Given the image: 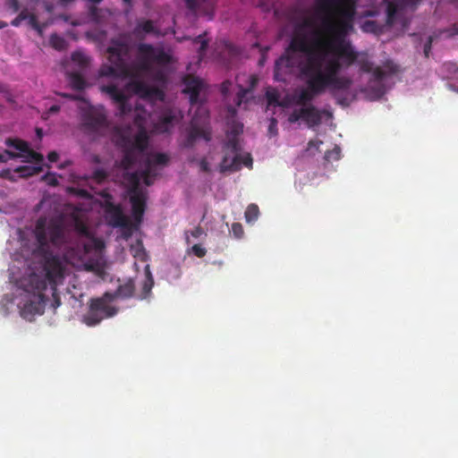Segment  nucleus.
I'll use <instances>...</instances> for the list:
<instances>
[{
    "label": "nucleus",
    "instance_id": "nucleus-64",
    "mask_svg": "<svg viewBox=\"0 0 458 458\" xmlns=\"http://www.w3.org/2000/svg\"><path fill=\"white\" fill-rule=\"evenodd\" d=\"M7 161L4 152L0 153V163H6Z\"/></svg>",
    "mask_w": 458,
    "mask_h": 458
},
{
    "label": "nucleus",
    "instance_id": "nucleus-38",
    "mask_svg": "<svg viewBox=\"0 0 458 458\" xmlns=\"http://www.w3.org/2000/svg\"><path fill=\"white\" fill-rule=\"evenodd\" d=\"M231 233L236 239L242 238L244 234L242 225L240 223H233L231 227Z\"/></svg>",
    "mask_w": 458,
    "mask_h": 458
},
{
    "label": "nucleus",
    "instance_id": "nucleus-45",
    "mask_svg": "<svg viewBox=\"0 0 458 458\" xmlns=\"http://www.w3.org/2000/svg\"><path fill=\"white\" fill-rule=\"evenodd\" d=\"M268 132L270 135H276L277 134V121L276 118L270 119V123L268 126Z\"/></svg>",
    "mask_w": 458,
    "mask_h": 458
},
{
    "label": "nucleus",
    "instance_id": "nucleus-26",
    "mask_svg": "<svg viewBox=\"0 0 458 458\" xmlns=\"http://www.w3.org/2000/svg\"><path fill=\"white\" fill-rule=\"evenodd\" d=\"M441 72L448 80H456L458 81V64L446 62L441 66Z\"/></svg>",
    "mask_w": 458,
    "mask_h": 458
},
{
    "label": "nucleus",
    "instance_id": "nucleus-18",
    "mask_svg": "<svg viewBox=\"0 0 458 458\" xmlns=\"http://www.w3.org/2000/svg\"><path fill=\"white\" fill-rule=\"evenodd\" d=\"M294 66V60L290 56L289 52L279 57L275 64L274 77L278 81H284V75L291 72Z\"/></svg>",
    "mask_w": 458,
    "mask_h": 458
},
{
    "label": "nucleus",
    "instance_id": "nucleus-9",
    "mask_svg": "<svg viewBox=\"0 0 458 458\" xmlns=\"http://www.w3.org/2000/svg\"><path fill=\"white\" fill-rule=\"evenodd\" d=\"M225 155L219 165L221 173L236 172L242 169V156L239 139L231 137L224 145Z\"/></svg>",
    "mask_w": 458,
    "mask_h": 458
},
{
    "label": "nucleus",
    "instance_id": "nucleus-10",
    "mask_svg": "<svg viewBox=\"0 0 458 458\" xmlns=\"http://www.w3.org/2000/svg\"><path fill=\"white\" fill-rule=\"evenodd\" d=\"M138 52L140 56V69L148 70L151 63L157 64H167L171 62V55L163 49H156L149 44H140Z\"/></svg>",
    "mask_w": 458,
    "mask_h": 458
},
{
    "label": "nucleus",
    "instance_id": "nucleus-23",
    "mask_svg": "<svg viewBox=\"0 0 458 458\" xmlns=\"http://www.w3.org/2000/svg\"><path fill=\"white\" fill-rule=\"evenodd\" d=\"M67 78L70 86L75 90H83L88 86V82L84 77L78 72H68Z\"/></svg>",
    "mask_w": 458,
    "mask_h": 458
},
{
    "label": "nucleus",
    "instance_id": "nucleus-19",
    "mask_svg": "<svg viewBox=\"0 0 458 458\" xmlns=\"http://www.w3.org/2000/svg\"><path fill=\"white\" fill-rule=\"evenodd\" d=\"M129 85L136 94L144 98H151L161 94L157 88L149 86L144 81L139 80L131 81Z\"/></svg>",
    "mask_w": 458,
    "mask_h": 458
},
{
    "label": "nucleus",
    "instance_id": "nucleus-56",
    "mask_svg": "<svg viewBox=\"0 0 458 458\" xmlns=\"http://www.w3.org/2000/svg\"><path fill=\"white\" fill-rule=\"evenodd\" d=\"M10 8L14 12H18L20 9V4L18 0H11L9 4Z\"/></svg>",
    "mask_w": 458,
    "mask_h": 458
},
{
    "label": "nucleus",
    "instance_id": "nucleus-41",
    "mask_svg": "<svg viewBox=\"0 0 458 458\" xmlns=\"http://www.w3.org/2000/svg\"><path fill=\"white\" fill-rule=\"evenodd\" d=\"M243 125L242 123H234L231 129L230 134H228V139L231 137H235L238 139V135L242 132Z\"/></svg>",
    "mask_w": 458,
    "mask_h": 458
},
{
    "label": "nucleus",
    "instance_id": "nucleus-47",
    "mask_svg": "<svg viewBox=\"0 0 458 458\" xmlns=\"http://www.w3.org/2000/svg\"><path fill=\"white\" fill-rule=\"evenodd\" d=\"M4 152L6 156L7 160L16 159V158H23V156H25V154H19V153H16V152L8 150V149H5Z\"/></svg>",
    "mask_w": 458,
    "mask_h": 458
},
{
    "label": "nucleus",
    "instance_id": "nucleus-31",
    "mask_svg": "<svg viewBox=\"0 0 458 458\" xmlns=\"http://www.w3.org/2000/svg\"><path fill=\"white\" fill-rule=\"evenodd\" d=\"M74 230L81 236L90 237V232L87 225L79 217H75L73 220Z\"/></svg>",
    "mask_w": 458,
    "mask_h": 458
},
{
    "label": "nucleus",
    "instance_id": "nucleus-58",
    "mask_svg": "<svg viewBox=\"0 0 458 458\" xmlns=\"http://www.w3.org/2000/svg\"><path fill=\"white\" fill-rule=\"evenodd\" d=\"M322 140H310L308 145H309V148H316L317 149H318L319 146L322 144Z\"/></svg>",
    "mask_w": 458,
    "mask_h": 458
},
{
    "label": "nucleus",
    "instance_id": "nucleus-39",
    "mask_svg": "<svg viewBox=\"0 0 458 458\" xmlns=\"http://www.w3.org/2000/svg\"><path fill=\"white\" fill-rule=\"evenodd\" d=\"M361 29L364 32L376 33L378 29V26L377 22L374 21H366L363 22Z\"/></svg>",
    "mask_w": 458,
    "mask_h": 458
},
{
    "label": "nucleus",
    "instance_id": "nucleus-44",
    "mask_svg": "<svg viewBox=\"0 0 458 458\" xmlns=\"http://www.w3.org/2000/svg\"><path fill=\"white\" fill-rule=\"evenodd\" d=\"M194 41L196 43H199L200 44V47H199V53H202V52H204L207 49L208 41L204 38L203 35H199V36L196 37Z\"/></svg>",
    "mask_w": 458,
    "mask_h": 458
},
{
    "label": "nucleus",
    "instance_id": "nucleus-57",
    "mask_svg": "<svg viewBox=\"0 0 458 458\" xmlns=\"http://www.w3.org/2000/svg\"><path fill=\"white\" fill-rule=\"evenodd\" d=\"M198 0H185L186 5L189 9H195L198 5Z\"/></svg>",
    "mask_w": 458,
    "mask_h": 458
},
{
    "label": "nucleus",
    "instance_id": "nucleus-33",
    "mask_svg": "<svg viewBox=\"0 0 458 458\" xmlns=\"http://www.w3.org/2000/svg\"><path fill=\"white\" fill-rule=\"evenodd\" d=\"M267 104L274 106H284L283 103L280 102L279 93L276 89L267 90L266 93Z\"/></svg>",
    "mask_w": 458,
    "mask_h": 458
},
{
    "label": "nucleus",
    "instance_id": "nucleus-42",
    "mask_svg": "<svg viewBox=\"0 0 458 458\" xmlns=\"http://www.w3.org/2000/svg\"><path fill=\"white\" fill-rule=\"evenodd\" d=\"M191 250L192 253L198 258H203L207 253L205 248L201 247L199 244H194L191 247Z\"/></svg>",
    "mask_w": 458,
    "mask_h": 458
},
{
    "label": "nucleus",
    "instance_id": "nucleus-36",
    "mask_svg": "<svg viewBox=\"0 0 458 458\" xmlns=\"http://www.w3.org/2000/svg\"><path fill=\"white\" fill-rule=\"evenodd\" d=\"M303 106L299 109H294L289 115L288 121L291 123H294L298 122L300 119H303Z\"/></svg>",
    "mask_w": 458,
    "mask_h": 458
},
{
    "label": "nucleus",
    "instance_id": "nucleus-6",
    "mask_svg": "<svg viewBox=\"0 0 458 458\" xmlns=\"http://www.w3.org/2000/svg\"><path fill=\"white\" fill-rule=\"evenodd\" d=\"M107 53L111 64L103 66L100 75L123 79L133 77V72L128 64L130 47L125 41L112 39Z\"/></svg>",
    "mask_w": 458,
    "mask_h": 458
},
{
    "label": "nucleus",
    "instance_id": "nucleus-3",
    "mask_svg": "<svg viewBox=\"0 0 458 458\" xmlns=\"http://www.w3.org/2000/svg\"><path fill=\"white\" fill-rule=\"evenodd\" d=\"M301 74L306 79L307 88L300 91L296 97V104L305 106L326 89L334 95L338 91L348 90L352 80L347 76H340L339 64L329 62L327 66L319 67L318 63L310 60L306 66H300Z\"/></svg>",
    "mask_w": 458,
    "mask_h": 458
},
{
    "label": "nucleus",
    "instance_id": "nucleus-53",
    "mask_svg": "<svg viewBox=\"0 0 458 458\" xmlns=\"http://www.w3.org/2000/svg\"><path fill=\"white\" fill-rule=\"evenodd\" d=\"M202 233H203V230L200 226H197L193 230L191 231V235L196 239L200 237L202 235Z\"/></svg>",
    "mask_w": 458,
    "mask_h": 458
},
{
    "label": "nucleus",
    "instance_id": "nucleus-2",
    "mask_svg": "<svg viewBox=\"0 0 458 458\" xmlns=\"http://www.w3.org/2000/svg\"><path fill=\"white\" fill-rule=\"evenodd\" d=\"M34 235L38 243L33 253L40 257L44 264V275L31 274L25 281V291L34 292L35 300L27 301L21 310L23 318L31 321L35 315L42 314L44 294L50 285L53 291L63 283L64 272L58 256L54 255L51 246L61 248L69 242V232L62 218L39 217L35 225Z\"/></svg>",
    "mask_w": 458,
    "mask_h": 458
},
{
    "label": "nucleus",
    "instance_id": "nucleus-17",
    "mask_svg": "<svg viewBox=\"0 0 458 458\" xmlns=\"http://www.w3.org/2000/svg\"><path fill=\"white\" fill-rule=\"evenodd\" d=\"M386 5V21L393 24L395 20L396 13L405 8H413L419 0H385Z\"/></svg>",
    "mask_w": 458,
    "mask_h": 458
},
{
    "label": "nucleus",
    "instance_id": "nucleus-40",
    "mask_svg": "<svg viewBox=\"0 0 458 458\" xmlns=\"http://www.w3.org/2000/svg\"><path fill=\"white\" fill-rule=\"evenodd\" d=\"M28 18V13L26 11H21L16 18H14L11 21V25L13 27H18L21 25L22 21L27 20Z\"/></svg>",
    "mask_w": 458,
    "mask_h": 458
},
{
    "label": "nucleus",
    "instance_id": "nucleus-43",
    "mask_svg": "<svg viewBox=\"0 0 458 458\" xmlns=\"http://www.w3.org/2000/svg\"><path fill=\"white\" fill-rule=\"evenodd\" d=\"M99 299H105L106 303L109 304V302L120 298L118 296L117 291H114L113 293H105L102 297H99Z\"/></svg>",
    "mask_w": 458,
    "mask_h": 458
},
{
    "label": "nucleus",
    "instance_id": "nucleus-14",
    "mask_svg": "<svg viewBox=\"0 0 458 458\" xmlns=\"http://www.w3.org/2000/svg\"><path fill=\"white\" fill-rule=\"evenodd\" d=\"M5 145L18 150L19 154H25V156H23L24 162H36L38 165H40L44 160L43 156L32 150L29 143L25 140L8 138L5 140Z\"/></svg>",
    "mask_w": 458,
    "mask_h": 458
},
{
    "label": "nucleus",
    "instance_id": "nucleus-5",
    "mask_svg": "<svg viewBox=\"0 0 458 458\" xmlns=\"http://www.w3.org/2000/svg\"><path fill=\"white\" fill-rule=\"evenodd\" d=\"M353 30H348L346 34L343 37V44H348L350 47V52L352 53V59H348L347 57H336L335 52H333L331 55V58H336L339 64V72L344 68H349L354 64H358L360 69L364 72H371L373 81L378 83H381L385 79L395 74L398 72V66L394 64L392 61H386L383 67L377 66L373 68V63L369 60L368 55L366 53H359L355 50L352 42L347 39V37Z\"/></svg>",
    "mask_w": 458,
    "mask_h": 458
},
{
    "label": "nucleus",
    "instance_id": "nucleus-59",
    "mask_svg": "<svg viewBox=\"0 0 458 458\" xmlns=\"http://www.w3.org/2000/svg\"><path fill=\"white\" fill-rule=\"evenodd\" d=\"M98 8L96 7V6H91L89 8V14L90 16L93 18V19H97L98 18Z\"/></svg>",
    "mask_w": 458,
    "mask_h": 458
},
{
    "label": "nucleus",
    "instance_id": "nucleus-55",
    "mask_svg": "<svg viewBox=\"0 0 458 458\" xmlns=\"http://www.w3.org/2000/svg\"><path fill=\"white\" fill-rule=\"evenodd\" d=\"M312 26V21L310 19L306 18L303 20L302 23L299 25L297 28H300L301 30H303L304 28H309Z\"/></svg>",
    "mask_w": 458,
    "mask_h": 458
},
{
    "label": "nucleus",
    "instance_id": "nucleus-34",
    "mask_svg": "<svg viewBox=\"0 0 458 458\" xmlns=\"http://www.w3.org/2000/svg\"><path fill=\"white\" fill-rule=\"evenodd\" d=\"M107 176H108V174L104 169L98 168L93 172L91 177L98 183H101L106 180Z\"/></svg>",
    "mask_w": 458,
    "mask_h": 458
},
{
    "label": "nucleus",
    "instance_id": "nucleus-62",
    "mask_svg": "<svg viewBox=\"0 0 458 458\" xmlns=\"http://www.w3.org/2000/svg\"><path fill=\"white\" fill-rule=\"evenodd\" d=\"M10 174V170L9 169H6V170H3L1 173H0V177L2 178H8V175Z\"/></svg>",
    "mask_w": 458,
    "mask_h": 458
},
{
    "label": "nucleus",
    "instance_id": "nucleus-50",
    "mask_svg": "<svg viewBox=\"0 0 458 458\" xmlns=\"http://www.w3.org/2000/svg\"><path fill=\"white\" fill-rule=\"evenodd\" d=\"M199 168L204 173H208L210 171L209 164L206 157H203L199 162Z\"/></svg>",
    "mask_w": 458,
    "mask_h": 458
},
{
    "label": "nucleus",
    "instance_id": "nucleus-49",
    "mask_svg": "<svg viewBox=\"0 0 458 458\" xmlns=\"http://www.w3.org/2000/svg\"><path fill=\"white\" fill-rule=\"evenodd\" d=\"M28 22H29V25L32 28V29H38V25L39 24L38 21V18L35 14H28Z\"/></svg>",
    "mask_w": 458,
    "mask_h": 458
},
{
    "label": "nucleus",
    "instance_id": "nucleus-63",
    "mask_svg": "<svg viewBox=\"0 0 458 458\" xmlns=\"http://www.w3.org/2000/svg\"><path fill=\"white\" fill-rule=\"evenodd\" d=\"M385 92H386L385 87L383 85H380V87H379V89H377V95L378 96H382V95L385 94Z\"/></svg>",
    "mask_w": 458,
    "mask_h": 458
},
{
    "label": "nucleus",
    "instance_id": "nucleus-16",
    "mask_svg": "<svg viewBox=\"0 0 458 458\" xmlns=\"http://www.w3.org/2000/svg\"><path fill=\"white\" fill-rule=\"evenodd\" d=\"M169 161V157L165 153H156L150 155L145 163V168L141 173V177L143 178V182L147 186H150L152 184V180H150V174L152 165L154 166L157 165H165Z\"/></svg>",
    "mask_w": 458,
    "mask_h": 458
},
{
    "label": "nucleus",
    "instance_id": "nucleus-8",
    "mask_svg": "<svg viewBox=\"0 0 458 458\" xmlns=\"http://www.w3.org/2000/svg\"><path fill=\"white\" fill-rule=\"evenodd\" d=\"M131 179L133 184L128 190V194L130 196V202L131 205V216L134 220L135 226H138L143 220L147 205V194L140 187L137 173L131 174Z\"/></svg>",
    "mask_w": 458,
    "mask_h": 458
},
{
    "label": "nucleus",
    "instance_id": "nucleus-24",
    "mask_svg": "<svg viewBox=\"0 0 458 458\" xmlns=\"http://www.w3.org/2000/svg\"><path fill=\"white\" fill-rule=\"evenodd\" d=\"M120 299L131 298L135 292V284L132 279H128L125 283L120 284L117 289Z\"/></svg>",
    "mask_w": 458,
    "mask_h": 458
},
{
    "label": "nucleus",
    "instance_id": "nucleus-25",
    "mask_svg": "<svg viewBox=\"0 0 458 458\" xmlns=\"http://www.w3.org/2000/svg\"><path fill=\"white\" fill-rule=\"evenodd\" d=\"M146 278L142 284L141 294L140 299H146L151 293L152 287L154 285V279L149 270L148 266L146 267L145 269Z\"/></svg>",
    "mask_w": 458,
    "mask_h": 458
},
{
    "label": "nucleus",
    "instance_id": "nucleus-22",
    "mask_svg": "<svg viewBox=\"0 0 458 458\" xmlns=\"http://www.w3.org/2000/svg\"><path fill=\"white\" fill-rule=\"evenodd\" d=\"M303 120L310 126H316L320 124L322 118L321 114L314 106H303Z\"/></svg>",
    "mask_w": 458,
    "mask_h": 458
},
{
    "label": "nucleus",
    "instance_id": "nucleus-54",
    "mask_svg": "<svg viewBox=\"0 0 458 458\" xmlns=\"http://www.w3.org/2000/svg\"><path fill=\"white\" fill-rule=\"evenodd\" d=\"M59 155L56 151H51L47 155V159L51 163H55L58 160Z\"/></svg>",
    "mask_w": 458,
    "mask_h": 458
},
{
    "label": "nucleus",
    "instance_id": "nucleus-61",
    "mask_svg": "<svg viewBox=\"0 0 458 458\" xmlns=\"http://www.w3.org/2000/svg\"><path fill=\"white\" fill-rule=\"evenodd\" d=\"M59 110H60V106H59L53 105L52 106L49 107L48 113L49 114H55L57 112H59Z\"/></svg>",
    "mask_w": 458,
    "mask_h": 458
},
{
    "label": "nucleus",
    "instance_id": "nucleus-29",
    "mask_svg": "<svg viewBox=\"0 0 458 458\" xmlns=\"http://www.w3.org/2000/svg\"><path fill=\"white\" fill-rule=\"evenodd\" d=\"M174 116L172 114H165L156 124V129L159 132H167L173 126Z\"/></svg>",
    "mask_w": 458,
    "mask_h": 458
},
{
    "label": "nucleus",
    "instance_id": "nucleus-11",
    "mask_svg": "<svg viewBox=\"0 0 458 458\" xmlns=\"http://www.w3.org/2000/svg\"><path fill=\"white\" fill-rule=\"evenodd\" d=\"M101 90L106 93L114 102L117 106L118 115L125 116L131 112V106L129 103L128 97L117 86L114 84L105 85L101 87Z\"/></svg>",
    "mask_w": 458,
    "mask_h": 458
},
{
    "label": "nucleus",
    "instance_id": "nucleus-7",
    "mask_svg": "<svg viewBox=\"0 0 458 458\" xmlns=\"http://www.w3.org/2000/svg\"><path fill=\"white\" fill-rule=\"evenodd\" d=\"M117 312L118 308L106 303L105 299L94 298L89 301V310L82 320L87 326L94 327L103 319L115 316Z\"/></svg>",
    "mask_w": 458,
    "mask_h": 458
},
{
    "label": "nucleus",
    "instance_id": "nucleus-1",
    "mask_svg": "<svg viewBox=\"0 0 458 458\" xmlns=\"http://www.w3.org/2000/svg\"><path fill=\"white\" fill-rule=\"evenodd\" d=\"M316 13L322 17L324 30L329 34L328 38H320L309 43L307 34L296 28L291 39L287 52L303 53L305 60L300 66H306L310 60L319 64V67L327 66L329 62L338 61L331 58L333 52L336 57L352 59L348 44H343V37L348 30H354V20L357 13L356 0H315Z\"/></svg>",
    "mask_w": 458,
    "mask_h": 458
},
{
    "label": "nucleus",
    "instance_id": "nucleus-51",
    "mask_svg": "<svg viewBox=\"0 0 458 458\" xmlns=\"http://www.w3.org/2000/svg\"><path fill=\"white\" fill-rule=\"evenodd\" d=\"M60 96H62L63 98L71 99V100H81V101L86 102L85 98L79 95H73V94H70V93H61Z\"/></svg>",
    "mask_w": 458,
    "mask_h": 458
},
{
    "label": "nucleus",
    "instance_id": "nucleus-4",
    "mask_svg": "<svg viewBox=\"0 0 458 458\" xmlns=\"http://www.w3.org/2000/svg\"><path fill=\"white\" fill-rule=\"evenodd\" d=\"M183 83V92L189 95L191 108L197 106L184 142L186 148H192L199 139L206 141L211 140V132L208 127V111L199 98L200 91L204 88L203 81L198 77L188 74L184 77Z\"/></svg>",
    "mask_w": 458,
    "mask_h": 458
},
{
    "label": "nucleus",
    "instance_id": "nucleus-46",
    "mask_svg": "<svg viewBox=\"0 0 458 458\" xmlns=\"http://www.w3.org/2000/svg\"><path fill=\"white\" fill-rule=\"evenodd\" d=\"M340 148L335 147L333 150L327 151L325 154V157L327 159H329L331 157H334V158L338 159L340 157Z\"/></svg>",
    "mask_w": 458,
    "mask_h": 458
},
{
    "label": "nucleus",
    "instance_id": "nucleus-30",
    "mask_svg": "<svg viewBox=\"0 0 458 458\" xmlns=\"http://www.w3.org/2000/svg\"><path fill=\"white\" fill-rule=\"evenodd\" d=\"M259 215V207L256 204H250L244 213L246 222L250 224L254 223Z\"/></svg>",
    "mask_w": 458,
    "mask_h": 458
},
{
    "label": "nucleus",
    "instance_id": "nucleus-13",
    "mask_svg": "<svg viewBox=\"0 0 458 458\" xmlns=\"http://www.w3.org/2000/svg\"><path fill=\"white\" fill-rule=\"evenodd\" d=\"M82 126L90 131H97L106 124V116L93 106L84 109L81 114Z\"/></svg>",
    "mask_w": 458,
    "mask_h": 458
},
{
    "label": "nucleus",
    "instance_id": "nucleus-20",
    "mask_svg": "<svg viewBox=\"0 0 458 458\" xmlns=\"http://www.w3.org/2000/svg\"><path fill=\"white\" fill-rule=\"evenodd\" d=\"M137 38H143L147 34H158V29L151 20H140L132 30Z\"/></svg>",
    "mask_w": 458,
    "mask_h": 458
},
{
    "label": "nucleus",
    "instance_id": "nucleus-27",
    "mask_svg": "<svg viewBox=\"0 0 458 458\" xmlns=\"http://www.w3.org/2000/svg\"><path fill=\"white\" fill-rule=\"evenodd\" d=\"M72 61L81 70L85 71L89 64V57L81 51H75L72 54Z\"/></svg>",
    "mask_w": 458,
    "mask_h": 458
},
{
    "label": "nucleus",
    "instance_id": "nucleus-48",
    "mask_svg": "<svg viewBox=\"0 0 458 458\" xmlns=\"http://www.w3.org/2000/svg\"><path fill=\"white\" fill-rule=\"evenodd\" d=\"M432 40V37H428L427 42L424 44L423 52L427 58L429 56L431 52Z\"/></svg>",
    "mask_w": 458,
    "mask_h": 458
},
{
    "label": "nucleus",
    "instance_id": "nucleus-21",
    "mask_svg": "<svg viewBox=\"0 0 458 458\" xmlns=\"http://www.w3.org/2000/svg\"><path fill=\"white\" fill-rule=\"evenodd\" d=\"M118 145L123 148V158L120 161V166L124 170H128L136 163L139 153L125 146L120 140L118 141Z\"/></svg>",
    "mask_w": 458,
    "mask_h": 458
},
{
    "label": "nucleus",
    "instance_id": "nucleus-12",
    "mask_svg": "<svg viewBox=\"0 0 458 458\" xmlns=\"http://www.w3.org/2000/svg\"><path fill=\"white\" fill-rule=\"evenodd\" d=\"M106 213L108 224L113 227H122L125 229H131L132 227V224L128 216L124 215L121 205L107 202Z\"/></svg>",
    "mask_w": 458,
    "mask_h": 458
},
{
    "label": "nucleus",
    "instance_id": "nucleus-52",
    "mask_svg": "<svg viewBox=\"0 0 458 458\" xmlns=\"http://www.w3.org/2000/svg\"><path fill=\"white\" fill-rule=\"evenodd\" d=\"M244 165L247 167L252 166V157L250 154H247L246 157H242V165Z\"/></svg>",
    "mask_w": 458,
    "mask_h": 458
},
{
    "label": "nucleus",
    "instance_id": "nucleus-60",
    "mask_svg": "<svg viewBox=\"0 0 458 458\" xmlns=\"http://www.w3.org/2000/svg\"><path fill=\"white\" fill-rule=\"evenodd\" d=\"M158 173L156 170V166L152 165L150 180H152V183L154 182L155 178L157 176Z\"/></svg>",
    "mask_w": 458,
    "mask_h": 458
},
{
    "label": "nucleus",
    "instance_id": "nucleus-37",
    "mask_svg": "<svg viewBox=\"0 0 458 458\" xmlns=\"http://www.w3.org/2000/svg\"><path fill=\"white\" fill-rule=\"evenodd\" d=\"M134 124L138 127L139 130L146 129V114L137 113L134 116Z\"/></svg>",
    "mask_w": 458,
    "mask_h": 458
},
{
    "label": "nucleus",
    "instance_id": "nucleus-32",
    "mask_svg": "<svg viewBox=\"0 0 458 458\" xmlns=\"http://www.w3.org/2000/svg\"><path fill=\"white\" fill-rule=\"evenodd\" d=\"M49 43L51 47L56 50H63L67 46L66 40L55 33L50 36Z\"/></svg>",
    "mask_w": 458,
    "mask_h": 458
},
{
    "label": "nucleus",
    "instance_id": "nucleus-35",
    "mask_svg": "<svg viewBox=\"0 0 458 458\" xmlns=\"http://www.w3.org/2000/svg\"><path fill=\"white\" fill-rule=\"evenodd\" d=\"M41 180L45 182L47 185L53 187L57 186L59 183L56 174L52 173H47L44 174Z\"/></svg>",
    "mask_w": 458,
    "mask_h": 458
},
{
    "label": "nucleus",
    "instance_id": "nucleus-28",
    "mask_svg": "<svg viewBox=\"0 0 458 458\" xmlns=\"http://www.w3.org/2000/svg\"><path fill=\"white\" fill-rule=\"evenodd\" d=\"M42 171L41 165H21L14 169V172L19 174L21 177H29L39 174Z\"/></svg>",
    "mask_w": 458,
    "mask_h": 458
},
{
    "label": "nucleus",
    "instance_id": "nucleus-15",
    "mask_svg": "<svg viewBox=\"0 0 458 458\" xmlns=\"http://www.w3.org/2000/svg\"><path fill=\"white\" fill-rule=\"evenodd\" d=\"M119 140L138 153L143 152L148 145V136L146 129L138 130V132L133 138L123 133L120 135Z\"/></svg>",
    "mask_w": 458,
    "mask_h": 458
}]
</instances>
